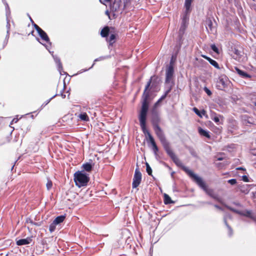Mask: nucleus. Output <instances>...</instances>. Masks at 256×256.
<instances>
[{"label": "nucleus", "instance_id": "1", "mask_svg": "<svg viewBox=\"0 0 256 256\" xmlns=\"http://www.w3.org/2000/svg\"><path fill=\"white\" fill-rule=\"evenodd\" d=\"M184 170L192 178V180L197 184L207 194L210 196L214 200H218V198L217 194L214 192L213 190L208 188L206 183L203 180L196 174H194L192 170L188 168H184Z\"/></svg>", "mask_w": 256, "mask_h": 256}, {"label": "nucleus", "instance_id": "2", "mask_svg": "<svg viewBox=\"0 0 256 256\" xmlns=\"http://www.w3.org/2000/svg\"><path fill=\"white\" fill-rule=\"evenodd\" d=\"M174 68L171 65L169 66L166 70V84L168 86V89L165 92L164 94L162 95L161 98L155 104L154 106L156 107L158 104L164 100L168 94L170 92L174 84L173 83V74H174Z\"/></svg>", "mask_w": 256, "mask_h": 256}, {"label": "nucleus", "instance_id": "3", "mask_svg": "<svg viewBox=\"0 0 256 256\" xmlns=\"http://www.w3.org/2000/svg\"><path fill=\"white\" fill-rule=\"evenodd\" d=\"M152 77H151L150 79L149 80V81L148 82L144 90L143 93L142 95V109L139 115V118H146V114L147 112L148 108V99L149 97V94L148 92H147L148 88H149L151 82H152Z\"/></svg>", "mask_w": 256, "mask_h": 256}, {"label": "nucleus", "instance_id": "4", "mask_svg": "<svg viewBox=\"0 0 256 256\" xmlns=\"http://www.w3.org/2000/svg\"><path fill=\"white\" fill-rule=\"evenodd\" d=\"M74 180L76 185L78 187L85 186L89 180L88 175L82 171L76 172L74 174Z\"/></svg>", "mask_w": 256, "mask_h": 256}, {"label": "nucleus", "instance_id": "5", "mask_svg": "<svg viewBox=\"0 0 256 256\" xmlns=\"http://www.w3.org/2000/svg\"><path fill=\"white\" fill-rule=\"evenodd\" d=\"M154 130L158 137L159 138L160 141L162 144L164 150H166L169 148L170 145L169 143L166 140V138L163 134V132L159 126H156L154 127Z\"/></svg>", "mask_w": 256, "mask_h": 256}, {"label": "nucleus", "instance_id": "6", "mask_svg": "<svg viewBox=\"0 0 256 256\" xmlns=\"http://www.w3.org/2000/svg\"><path fill=\"white\" fill-rule=\"evenodd\" d=\"M229 84L230 81L228 77L225 75H222L217 80L216 87L218 90H222L227 87Z\"/></svg>", "mask_w": 256, "mask_h": 256}, {"label": "nucleus", "instance_id": "7", "mask_svg": "<svg viewBox=\"0 0 256 256\" xmlns=\"http://www.w3.org/2000/svg\"><path fill=\"white\" fill-rule=\"evenodd\" d=\"M168 154L170 157V158L178 166H182V169L184 170V168L186 166H182V162L179 160V158L176 156L174 152L171 149V148L170 147L169 148H167L165 150Z\"/></svg>", "mask_w": 256, "mask_h": 256}, {"label": "nucleus", "instance_id": "8", "mask_svg": "<svg viewBox=\"0 0 256 256\" xmlns=\"http://www.w3.org/2000/svg\"><path fill=\"white\" fill-rule=\"evenodd\" d=\"M142 180V174L140 172L138 168H136L135 170L133 178L132 188H137L140 183Z\"/></svg>", "mask_w": 256, "mask_h": 256}, {"label": "nucleus", "instance_id": "9", "mask_svg": "<svg viewBox=\"0 0 256 256\" xmlns=\"http://www.w3.org/2000/svg\"><path fill=\"white\" fill-rule=\"evenodd\" d=\"M139 120L142 131L146 135H148L150 141L153 138L146 128V118H139Z\"/></svg>", "mask_w": 256, "mask_h": 256}, {"label": "nucleus", "instance_id": "10", "mask_svg": "<svg viewBox=\"0 0 256 256\" xmlns=\"http://www.w3.org/2000/svg\"><path fill=\"white\" fill-rule=\"evenodd\" d=\"M233 58L236 60L241 62L244 61L245 57L244 56V52L237 49L234 50Z\"/></svg>", "mask_w": 256, "mask_h": 256}, {"label": "nucleus", "instance_id": "11", "mask_svg": "<svg viewBox=\"0 0 256 256\" xmlns=\"http://www.w3.org/2000/svg\"><path fill=\"white\" fill-rule=\"evenodd\" d=\"M110 9L114 12L117 11L120 6V1L116 0H110Z\"/></svg>", "mask_w": 256, "mask_h": 256}, {"label": "nucleus", "instance_id": "12", "mask_svg": "<svg viewBox=\"0 0 256 256\" xmlns=\"http://www.w3.org/2000/svg\"><path fill=\"white\" fill-rule=\"evenodd\" d=\"M32 241V237H28L26 238L17 240L16 242V244L18 246L26 245L30 244Z\"/></svg>", "mask_w": 256, "mask_h": 256}, {"label": "nucleus", "instance_id": "13", "mask_svg": "<svg viewBox=\"0 0 256 256\" xmlns=\"http://www.w3.org/2000/svg\"><path fill=\"white\" fill-rule=\"evenodd\" d=\"M240 215L250 218L254 220H256V214H254L252 211L250 210H246L242 212Z\"/></svg>", "mask_w": 256, "mask_h": 256}, {"label": "nucleus", "instance_id": "14", "mask_svg": "<svg viewBox=\"0 0 256 256\" xmlns=\"http://www.w3.org/2000/svg\"><path fill=\"white\" fill-rule=\"evenodd\" d=\"M234 69H235L236 72L238 73V75L240 76L241 77H242L243 78H251V76H250V74H247L246 72L240 70L237 67H236L234 68Z\"/></svg>", "mask_w": 256, "mask_h": 256}, {"label": "nucleus", "instance_id": "15", "mask_svg": "<svg viewBox=\"0 0 256 256\" xmlns=\"http://www.w3.org/2000/svg\"><path fill=\"white\" fill-rule=\"evenodd\" d=\"M206 30L209 33L214 34L216 30L212 26V22L211 20H208L206 22Z\"/></svg>", "mask_w": 256, "mask_h": 256}, {"label": "nucleus", "instance_id": "16", "mask_svg": "<svg viewBox=\"0 0 256 256\" xmlns=\"http://www.w3.org/2000/svg\"><path fill=\"white\" fill-rule=\"evenodd\" d=\"M160 118L158 116L155 112L153 113L152 122L154 127L158 126V123L160 122Z\"/></svg>", "mask_w": 256, "mask_h": 256}, {"label": "nucleus", "instance_id": "17", "mask_svg": "<svg viewBox=\"0 0 256 256\" xmlns=\"http://www.w3.org/2000/svg\"><path fill=\"white\" fill-rule=\"evenodd\" d=\"M39 36L41 38L44 42L50 43V39L47 35V34L45 32H44L42 30H40L39 32H38Z\"/></svg>", "mask_w": 256, "mask_h": 256}, {"label": "nucleus", "instance_id": "18", "mask_svg": "<svg viewBox=\"0 0 256 256\" xmlns=\"http://www.w3.org/2000/svg\"><path fill=\"white\" fill-rule=\"evenodd\" d=\"M150 142L152 145V150L154 152V156H155L156 158H157V157L158 156V148L154 140V138H151Z\"/></svg>", "mask_w": 256, "mask_h": 256}, {"label": "nucleus", "instance_id": "19", "mask_svg": "<svg viewBox=\"0 0 256 256\" xmlns=\"http://www.w3.org/2000/svg\"><path fill=\"white\" fill-rule=\"evenodd\" d=\"M202 57L204 58L205 59L208 60L209 62L212 65L214 66L216 68L218 69H220L219 65L218 63L214 60L206 56H202Z\"/></svg>", "mask_w": 256, "mask_h": 256}, {"label": "nucleus", "instance_id": "20", "mask_svg": "<svg viewBox=\"0 0 256 256\" xmlns=\"http://www.w3.org/2000/svg\"><path fill=\"white\" fill-rule=\"evenodd\" d=\"M221 118L222 116L220 115L216 114L215 113L212 114L211 116L212 120L218 124H220V119Z\"/></svg>", "mask_w": 256, "mask_h": 256}, {"label": "nucleus", "instance_id": "21", "mask_svg": "<svg viewBox=\"0 0 256 256\" xmlns=\"http://www.w3.org/2000/svg\"><path fill=\"white\" fill-rule=\"evenodd\" d=\"M65 216H57L54 220L53 222L56 224L58 225L60 224V223L62 222L64 219H65Z\"/></svg>", "mask_w": 256, "mask_h": 256}, {"label": "nucleus", "instance_id": "22", "mask_svg": "<svg viewBox=\"0 0 256 256\" xmlns=\"http://www.w3.org/2000/svg\"><path fill=\"white\" fill-rule=\"evenodd\" d=\"M198 132L201 136H206L209 138H210V136L209 134V132L207 130L202 129L201 128H198Z\"/></svg>", "mask_w": 256, "mask_h": 256}, {"label": "nucleus", "instance_id": "23", "mask_svg": "<svg viewBox=\"0 0 256 256\" xmlns=\"http://www.w3.org/2000/svg\"><path fill=\"white\" fill-rule=\"evenodd\" d=\"M54 59L58 65V70L61 74L60 70L62 69V64L60 62V59L56 56H53Z\"/></svg>", "mask_w": 256, "mask_h": 256}, {"label": "nucleus", "instance_id": "24", "mask_svg": "<svg viewBox=\"0 0 256 256\" xmlns=\"http://www.w3.org/2000/svg\"><path fill=\"white\" fill-rule=\"evenodd\" d=\"M109 28L108 26L104 27L103 29H102L100 34L102 37L105 38L106 37L109 33Z\"/></svg>", "mask_w": 256, "mask_h": 256}, {"label": "nucleus", "instance_id": "25", "mask_svg": "<svg viewBox=\"0 0 256 256\" xmlns=\"http://www.w3.org/2000/svg\"><path fill=\"white\" fill-rule=\"evenodd\" d=\"M164 202L166 204H173L174 202L171 200V198L170 196L166 194H164Z\"/></svg>", "mask_w": 256, "mask_h": 256}, {"label": "nucleus", "instance_id": "26", "mask_svg": "<svg viewBox=\"0 0 256 256\" xmlns=\"http://www.w3.org/2000/svg\"><path fill=\"white\" fill-rule=\"evenodd\" d=\"M78 118L83 121L88 122L89 120V118L86 112H82L78 116Z\"/></svg>", "mask_w": 256, "mask_h": 256}, {"label": "nucleus", "instance_id": "27", "mask_svg": "<svg viewBox=\"0 0 256 256\" xmlns=\"http://www.w3.org/2000/svg\"><path fill=\"white\" fill-rule=\"evenodd\" d=\"M82 168L86 172H90L92 169V166L89 163H86L82 165Z\"/></svg>", "mask_w": 256, "mask_h": 256}, {"label": "nucleus", "instance_id": "28", "mask_svg": "<svg viewBox=\"0 0 256 256\" xmlns=\"http://www.w3.org/2000/svg\"><path fill=\"white\" fill-rule=\"evenodd\" d=\"M192 1V0H185L184 6H185L186 12H188L190 10Z\"/></svg>", "mask_w": 256, "mask_h": 256}, {"label": "nucleus", "instance_id": "29", "mask_svg": "<svg viewBox=\"0 0 256 256\" xmlns=\"http://www.w3.org/2000/svg\"><path fill=\"white\" fill-rule=\"evenodd\" d=\"M186 22L184 19L183 20L181 24V26L180 28V34H182L184 33V31L186 29Z\"/></svg>", "mask_w": 256, "mask_h": 256}, {"label": "nucleus", "instance_id": "30", "mask_svg": "<svg viewBox=\"0 0 256 256\" xmlns=\"http://www.w3.org/2000/svg\"><path fill=\"white\" fill-rule=\"evenodd\" d=\"M116 36L114 34H111L110 38L107 39L110 44H112L115 42Z\"/></svg>", "mask_w": 256, "mask_h": 256}, {"label": "nucleus", "instance_id": "31", "mask_svg": "<svg viewBox=\"0 0 256 256\" xmlns=\"http://www.w3.org/2000/svg\"><path fill=\"white\" fill-rule=\"evenodd\" d=\"M56 226L57 225L54 222H52L50 225L49 227V230L50 232H52L55 230Z\"/></svg>", "mask_w": 256, "mask_h": 256}, {"label": "nucleus", "instance_id": "32", "mask_svg": "<svg viewBox=\"0 0 256 256\" xmlns=\"http://www.w3.org/2000/svg\"><path fill=\"white\" fill-rule=\"evenodd\" d=\"M52 182L50 180H48V182L46 184V186L47 190H50L52 188Z\"/></svg>", "mask_w": 256, "mask_h": 256}, {"label": "nucleus", "instance_id": "33", "mask_svg": "<svg viewBox=\"0 0 256 256\" xmlns=\"http://www.w3.org/2000/svg\"><path fill=\"white\" fill-rule=\"evenodd\" d=\"M2 2L4 4H5L6 6V15L8 16L10 14V8L8 6V4L6 2H5V0H2Z\"/></svg>", "mask_w": 256, "mask_h": 256}, {"label": "nucleus", "instance_id": "34", "mask_svg": "<svg viewBox=\"0 0 256 256\" xmlns=\"http://www.w3.org/2000/svg\"><path fill=\"white\" fill-rule=\"evenodd\" d=\"M224 223L228 228V234L230 236H231L232 234V228L230 226L228 225L226 220H224Z\"/></svg>", "mask_w": 256, "mask_h": 256}, {"label": "nucleus", "instance_id": "35", "mask_svg": "<svg viewBox=\"0 0 256 256\" xmlns=\"http://www.w3.org/2000/svg\"><path fill=\"white\" fill-rule=\"evenodd\" d=\"M146 170L148 175H152V170L148 164H146Z\"/></svg>", "mask_w": 256, "mask_h": 256}, {"label": "nucleus", "instance_id": "36", "mask_svg": "<svg viewBox=\"0 0 256 256\" xmlns=\"http://www.w3.org/2000/svg\"><path fill=\"white\" fill-rule=\"evenodd\" d=\"M30 20L32 22V23H34V26L35 29L37 31L38 33L42 30V29L41 28H40L38 25H36V24H34V22L32 21V20L30 17Z\"/></svg>", "mask_w": 256, "mask_h": 256}, {"label": "nucleus", "instance_id": "37", "mask_svg": "<svg viewBox=\"0 0 256 256\" xmlns=\"http://www.w3.org/2000/svg\"><path fill=\"white\" fill-rule=\"evenodd\" d=\"M210 47H211L212 50L214 52L216 53H218V48H217V47L216 46L215 44H212Z\"/></svg>", "mask_w": 256, "mask_h": 256}, {"label": "nucleus", "instance_id": "38", "mask_svg": "<svg viewBox=\"0 0 256 256\" xmlns=\"http://www.w3.org/2000/svg\"><path fill=\"white\" fill-rule=\"evenodd\" d=\"M204 90L208 96H210L212 94L211 91L208 88L204 87Z\"/></svg>", "mask_w": 256, "mask_h": 256}, {"label": "nucleus", "instance_id": "39", "mask_svg": "<svg viewBox=\"0 0 256 256\" xmlns=\"http://www.w3.org/2000/svg\"><path fill=\"white\" fill-rule=\"evenodd\" d=\"M228 182L232 185H234L236 183V179L232 178L229 180Z\"/></svg>", "mask_w": 256, "mask_h": 256}, {"label": "nucleus", "instance_id": "40", "mask_svg": "<svg viewBox=\"0 0 256 256\" xmlns=\"http://www.w3.org/2000/svg\"><path fill=\"white\" fill-rule=\"evenodd\" d=\"M228 208H229L230 210H232V212H236V214H240H240H241V212H242V211H240V210H236V209H234V208H230V207H228Z\"/></svg>", "mask_w": 256, "mask_h": 256}, {"label": "nucleus", "instance_id": "41", "mask_svg": "<svg viewBox=\"0 0 256 256\" xmlns=\"http://www.w3.org/2000/svg\"><path fill=\"white\" fill-rule=\"evenodd\" d=\"M193 110L198 116H200V117L202 116V115L200 114V111L198 110L197 108H193Z\"/></svg>", "mask_w": 256, "mask_h": 256}, {"label": "nucleus", "instance_id": "42", "mask_svg": "<svg viewBox=\"0 0 256 256\" xmlns=\"http://www.w3.org/2000/svg\"><path fill=\"white\" fill-rule=\"evenodd\" d=\"M6 27H7V36H6V37L7 36H8V35H9V30H10V24H9V22L8 21L7 22V26H6Z\"/></svg>", "mask_w": 256, "mask_h": 256}, {"label": "nucleus", "instance_id": "43", "mask_svg": "<svg viewBox=\"0 0 256 256\" xmlns=\"http://www.w3.org/2000/svg\"><path fill=\"white\" fill-rule=\"evenodd\" d=\"M242 179L244 182H248V178L246 176H243L242 177Z\"/></svg>", "mask_w": 256, "mask_h": 256}, {"label": "nucleus", "instance_id": "44", "mask_svg": "<svg viewBox=\"0 0 256 256\" xmlns=\"http://www.w3.org/2000/svg\"><path fill=\"white\" fill-rule=\"evenodd\" d=\"M18 121V118H14L11 122V124H12L13 122H16Z\"/></svg>", "mask_w": 256, "mask_h": 256}, {"label": "nucleus", "instance_id": "45", "mask_svg": "<svg viewBox=\"0 0 256 256\" xmlns=\"http://www.w3.org/2000/svg\"><path fill=\"white\" fill-rule=\"evenodd\" d=\"M104 59V58L103 57H100L99 58H96L95 60H94V62H97V61H98V60H102Z\"/></svg>", "mask_w": 256, "mask_h": 256}, {"label": "nucleus", "instance_id": "46", "mask_svg": "<svg viewBox=\"0 0 256 256\" xmlns=\"http://www.w3.org/2000/svg\"><path fill=\"white\" fill-rule=\"evenodd\" d=\"M214 207H215V208H218V210H222V208L220 206H218V205H216H216H214Z\"/></svg>", "mask_w": 256, "mask_h": 256}, {"label": "nucleus", "instance_id": "47", "mask_svg": "<svg viewBox=\"0 0 256 256\" xmlns=\"http://www.w3.org/2000/svg\"><path fill=\"white\" fill-rule=\"evenodd\" d=\"M56 96H54L52 97L50 100H48V102H46L45 105L47 104L50 100L52 98H53Z\"/></svg>", "mask_w": 256, "mask_h": 256}, {"label": "nucleus", "instance_id": "48", "mask_svg": "<svg viewBox=\"0 0 256 256\" xmlns=\"http://www.w3.org/2000/svg\"><path fill=\"white\" fill-rule=\"evenodd\" d=\"M237 170H244V168L242 167H239L236 168Z\"/></svg>", "mask_w": 256, "mask_h": 256}, {"label": "nucleus", "instance_id": "49", "mask_svg": "<svg viewBox=\"0 0 256 256\" xmlns=\"http://www.w3.org/2000/svg\"><path fill=\"white\" fill-rule=\"evenodd\" d=\"M217 160H223V158H222L219 157V158H217Z\"/></svg>", "mask_w": 256, "mask_h": 256}, {"label": "nucleus", "instance_id": "50", "mask_svg": "<svg viewBox=\"0 0 256 256\" xmlns=\"http://www.w3.org/2000/svg\"><path fill=\"white\" fill-rule=\"evenodd\" d=\"M234 204L237 206H240V204L238 202H237V203H234Z\"/></svg>", "mask_w": 256, "mask_h": 256}, {"label": "nucleus", "instance_id": "51", "mask_svg": "<svg viewBox=\"0 0 256 256\" xmlns=\"http://www.w3.org/2000/svg\"><path fill=\"white\" fill-rule=\"evenodd\" d=\"M106 15H108V16H109V12H108V10H106Z\"/></svg>", "mask_w": 256, "mask_h": 256}, {"label": "nucleus", "instance_id": "52", "mask_svg": "<svg viewBox=\"0 0 256 256\" xmlns=\"http://www.w3.org/2000/svg\"><path fill=\"white\" fill-rule=\"evenodd\" d=\"M99 2H100L101 4H104L103 2L102 1V0H99Z\"/></svg>", "mask_w": 256, "mask_h": 256}, {"label": "nucleus", "instance_id": "53", "mask_svg": "<svg viewBox=\"0 0 256 256\" xmlns=\"http://www.w3.org/2000/svg\"><path fill=\"white\" fill-rule=\"evenodd\" d=\"M62 98H66V95L65 94H62Z\"/></svg>", "mask_w": 256, "mask_h": 256}, {"label": "nucleus", "instance_id": "54", "mask_svg": "<svg viewBox=\"0 0 256 256\" xmlns=\"http://www.w3.org/2000/svg\"><path fill=\"white\" fill-rule=\"evenodd\" d=\"M104 1L107 2H110V0H104Z\"/></svg>", "mask_w": 256, "mask_h": 256}, {"label": "nucleus", "instance_id": "55", "mask_svg": "<svg viewBox=\"0 0 256 256\" xmlns=\"http://www.w3.org/2000/svg\"><path fill=\"white\" fill-rule=\"evenodd\" d=\"M204 204H211V203L209 202H204Z\"/></svg>", "mask_w": 256, "mask_h": 256}, {"label": "nucleus", "instance_id": "56", "mask_svg": "<svg viewBox=\"0 0 256 256\" xmlns=\"http://www.w3.org/2000/svg\"><path fill=\"white\" fill-rule=\"evenodd\" d=\"M93 66H94V64H92V65L91 68H92Z\"/></svg>", "mask_w": 256, "mask_h": 256}, {"label": "nucleus", "instance_id": "57", "mask_svg": "<svg viewBox=\"0 0 256 256\" xmlns=\"http://www.w3.org/2000/svg\"><path fill=\"white\" fill-rule=\"evenodd\" d=\"M254 105L256 106V102L255 103Z\"/></svg>", "mask_w": 256, "mask_h": 256}, {"label": "nucleus", "instance_id": "58", "mask_svg": "<svg viewBox=\"0 0 256 256\" xmlns=\"http://www.w3.org/2000/svg\"><path fill=\"white\" fill-rule=\"evenodd\" d=\"M255 55H256V53L255 54Z\"/></svg>", "mask_w": 256, "mask_h": 256}, {"label": "nucleus", "instance_id": "59", "mask_svg": "<svg viewBox=\"0 0 256 256\" xmlns=\"http://www.w3.org/2000/svg\"><path fill=\"white\" fill-rule=\"evenodd\" d=\"M2 118H0V119H2Z\"/></svg>", "mask_w": 256, "mask_h": 256}]
</instances>
